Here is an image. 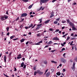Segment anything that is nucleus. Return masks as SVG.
Segmentation results:
<instances>
[{
  "mask_svg": "<svg viewBox=\"0 0 77 77\" xmlns=\"http://www.w3.org/2000/svg\"><path fill=\"white\" fill-rule=\"evenodd\" d=\"M60 60L63 63H66V60L63 58H61Z\"/></svg>",
  "mask_w": 77,
  "mask_h": 77,
  "instance_id": "nucleus-1",
  "label": "nucleus"
},
{
  "mask_svg": "<svg viewBox=\"0 0 77 77\" xmlns=\"http://www.w3.org/2000/svg\"><path fill=\"white\" fill-rule=\"evenodd\" d=\"M49 0H40V2L42 3H45L47 2Z\"/></svg>",
  "mask_w": 77,
  "mask_h": 77,
  "instance_id": "nucleus-2",
  "label": "nucleus"
},
{
  "mask_svg": "<svg viewBox=\"0 0 77 77\" xmlns=\"http://www.w3.org/2000/svg\"><path fill=\"white\" fill-rule=\"evenodd\" d=\"M27 15V14L26 13H23L21 14L22 17H26Z\"/></svg>",
  "mask_w": 77,
  "mask_h": 77,
  "instance_id": "nucleus-3",
  "label": "nucleus"
},
{
  "mask_svg": "<svg viewBox=\"0 0 77 77\" xmlns=\"http://www.w3.org/2000/svg\"><path fill=\"white\" fill-rule=\"evenodd\" d=\"M42 25V24H39L38 25H37V26H38V27L36 28V30H38L39 29V28H40V27H41V26Z\"/></svg>",
  "mask_w": 77,
  "mask_h": 77,
  "instance_id": "nucleus-4",
  "label": "nucleus"
},
{
  "mask_svg": "<svg viewBox=\"0 0 77 77\" xmlns=\"http://www.w3.org/2000/svg\"><path fill=\"white\" fill-rule=\"evenodd\" d=\"M38 73L40 75H42V74H43V73H44V72H41V71L38 70L37 71Z\"/></svg>",
  "mask_w": 77,
  "mask_h": 77,
  "instance_id": "nucleus-5",
  "label": "nucleus"
},
{
  "mask_svg": "<svg viewBox=\"0 0 77 77\" xmlns=\"http://www.w3.org/2000/svg\"><path fill=\"white\" fill-rule=\"evenodd\" d=\"M52 39L53 40H55V41H58V40H59V39L58 38V37H54L52 38Z\"/></svg>",
  "mask_w": 77,
  "mask_h": 77,
  "instance_id": "nucleus-6",
  "label": "nucleus"
},
{
  "mask_svg": "<svg viewBox=\"0 0 77 77\" xmlns=\"http://www.w3.org/2000/svg\"><path fill=\"white\" fill-rule=\"evenodd\" d=\"M69 25H70V26H72V27H74V24H73V23H72L71 22H70L69 23Z\"/></svg>",
  "mask_w": 77,
  "mask_h": 77,
  "instance_id": "nucleus-7",
  "label": "nucleus"
},
{
  "mask_svg": "<svg viewBox=\"0 0 77 77\" xmlns=\"http://www.w3.org/2000/svg\"><path fill=\"white\" fill-rule=\"evenodd\" d=\"M50 75V72H48L45 75L46 77H48Z\"/></svg>",
  "mask_w": 77,
  "mask_h": 77,
  "instance_id": "nucleus-8",
  "label": "nucleus"
},
{
  "mask_svg": "<svg viewBox=\"0 0 77 77\" xmlns=\"http://www.w3.org/2000/svg\"><path fill=\"white\" fill-rule=\"evenodd\" d=\"M4 16H2L1 17V21H3L5 20Z\"/></svg>",
  "mask_w": 77,
  "mask_h": 77,
  "instance_id": "nucleus-9",
  "label": "nucleus"
},
{
  "mask_svg": "<svg viewBox=\"0 0 77 77\" xmlns=\"http://www.w3.org/2000/svg\"><path fill=\"white\" fill-rule=\"evenodd\" d=\"M4 59L5 63H6V55H4Z\"/></svg>",
  "mask_w": 77,
  "mask_h": 77,
  "instance_id": "nucleus-10",
  "label": "nucleus"
},
{
  "mask_svg": "<svg viewBox=\"0 0 77 77\" xmlns=\"http://www.w3.org/2000/svg\"><path fill=\"white\" fill-rule=\"evenodd\" d=\"M40 43H42V41H40L37 43H36L35 45H39V44H40Z\"/></svg>",
  "mask_w": 77,
  "mask_h": 77,
  "instance_id": "nucleus-11",
  "label": "nucleus"
},
{
  "mask_svg": "<svg viewBox=\"0 0 77 77\" xmlns=\"http://www.w3.org/2000/svg\"><path fill=\"white\" fill-rule=\"evenodd\" d=\"M56 74L57 75L59 76V75H60V74H61V73H60V72H57L56 73Z\"/></svg>",
  "mask_w": 77,
  "mask_h": 77,
  "instance_id": "nucleus-12",
  "label": "nucleus"
},
{
  "mask_svg": "<svg viewBox=\"0 0 77 77\" xmlns=\"http://www.w3.org/2000/svg\"><path fill=\"white\" fill-rule=\"evenodd\" d=\"M24 62H23L21 64V67H23V66H24Z\"/></svg>",
  "mask_w": 77,
  "mask_h": 77,
  "instance_id": "nucleus-13",
  "label": "nucleus"
},
{
  "mask_svg": "<svg viewBox=\"0 0 77 77\" xmlns=\"http://www.w3.org/2000/svg\"><path fill=\"white\" fill-rule=\"evenodd\" d=\"M54 14L53 13H52L51 14V16H50V18H52V17H54Z\"/></svg>",
  "mask_w": 77,
  "mask_h": 77,
  "instance_id": "nucleus-14",
  "label": "nucleus"
},
{
  "mask_svg": "<svg viewBox=\"0 0 77 77\" xmlns=\"http://www.w3.org/2000/svg\"><path fill=\"white\" fill-rule=\"evenodd\" d=\"M33 4H32L31 5H30L28 7V9H31V8H32V6H33Z\"/></svg>",
  "mask_w": 77,
  "mask_h": 77,
  "instance_id": "nucleus-15",
  "label": "nucleus"
},
{
  "mask_svg": "<svg viewBox=\"0 0 77 77\" xmlns=\"http://www.w3.org/2000/svg\"><path fill=\"white\" fill-rule=\"evenodd\" d=\"M25 39L24 38H22L21 40H20V41L21 43L23 42L24 41Z\"/></svg>",
  "mask_w": 77,
  "mask_h": 77,
  "instance_id": "nucleus-16",
  "label": "nucleus"
},
{
  "mask_svg": "<svg viewBox=\"0 0 77 77\" xmlns=\"http://www.w3.org/2000/svg\"><path fill=\"white\" fill-rule=\"evenodd\" d=\"M72 30H77V29L74 27V26L72 27Z\"/></svg>",
  "mask_w": 77,
  "mask_h": 77,
  "instance_id": "nucleus-17",
  "label": "nucleus"
},
{
  "mask_svg": "<svg viewBox=\"0 0 77 77\" xmlns=\"http://www.w3.org/2000/svg\"><path fill=\"white\" fill-rule=\"evenodd\" d=\"M32 26H33V24H32V23H31L30 26H28V28H30L31 27H32Z\"/></svg>",
  "mask_w": 77,
  "mask_h": 77,
  "instance_id": "nucleus-18",
  "label": "nucleus"
},
{
  "mask_svg": "<svg viewBox=\"0 0 77 77\" xmlns=\"http://www.w3.org/2000/svg\"><path fill=\"white\" fill-rule=\"evenodd\" d=\"M51 62H52V63H54L55 64H56V63H57V62L54 61H51Z\"/></svg>",
  "mask_w": 77,
  "mask_h": 77,
  "instance_id": "nucleus-19",
  "label": "nucleus"
},
{
  "mask_svg": "<svg viewBox=\"0 0 77 77\" xmlns=\"http://www.w3.org/2000/svg\"><path fill=\"white\" fill-rule=\"evenodd\" d=\"M15 35H12V36H11V37H10V39H12L13 38H14V37H15Z\"/></svg>",
  "mask_w": 77,
  "mask_h": 77,
  "instance_id": "nucleus-20",
  "label": "nucleus"
},
{
  "mask_svg": "<svg viewBox=\"0 0 77 77\" xmlns=\"http://www.w3.org/2000/svg\"><path fill=\"white\" fill-rule=\"evenodd\" d=\"M50 21V20H47V21H46V22H45V24H46V23H49V21Z\"/></svg>",
  "mask_w": 77,
  "mask_h": 77,
  "instance_id": "nucleus-21",
  "label": "nucleus"
},
{
  "mask_svg": "<svg viewBox=\"0 0 77 77\" xmlns=\"http://www.w3.org/2000/svg\"><path fill=\"white\" fill-rule=\"evenodd\" d=\"M43 63H44V64H45L46 65V64H47V62L46 61H43Z\"/></svg>",
  "mask_w": 77,
  "mask_h": 77,
  "instance_id": "nucleus-22",
  "label": "nucleus"
},
{
  "mask_svg": "<svg viewBox=\"0 0 77 77\" xmlns=\"http://www.w3.org/2000/svg\"><path fill=\"white\" fill-rule=\"evenodd\" d=\"M22 1L24 2H29V0H22Z\"/></svg>",
  "mask_w": 77,
  "mask_h": 77,
  "instance_id": "nucleus-23",
  "label": "nucleus"
},
{
  "mask_svg": "<svg viewBox=\"0 0 77 77\" xmlns=\"http://www.w3.org/2000/svg\"><path fill=\"white\" fill-rule=\"evenodd\" d=\"M66 21V20H62L61 23H65Z\"/></svg>",
  "mask_w": 77,
  "mask_h": 77,
  "instance_id": "nucleus-24",
  "label": "nucleus"
},
{
  "mask_svg": "<svg viewBox=\"0 0 77 77\" xmlns=\"http://www.w3.org/2000/svg\"><path fill=\"white\" fill-rule=\"evenodd\" d=\"M67 23H70V20H69V19H67Z\"/></svg>",
  "mask_w": 77,
  "mask_h": 77,
  "instance_id": "nucleus-25",
  "label": "nucleus"
},
{
  "mask_svg": "<svg viewBox=\"0 0 77 77\" xmlns=\"http://www.w3.org/2000/svg\"><path fill=\"white\" fill-rule=\"evenodd\" d=\"M74 69H75V66H73L72 67V70L74 71Z\"/></svg>",
  "mask_w": 77,
  "mask_h": 77,
  "instance_id": "nucleus-26",
  "label": "nucleus"
},
{
  "mask_svg": "<svg viewBox=\"0 0 77 77\" xmlns=\"http://www.w3.org/2000/svg\"><path fill=\"white\" fill-rule=\"evenodd\" d=\"M63 50H65V48H63L62 49V50H61V52H62V51H63Z\"/></svg>",
  "mask_w": 77,
  "mask_h": 77,
  "instance_id": "nucleus-27",
  "label": "nucleus"
},
{
  "mask_svg": "<svg viewBox=\"0 0 77 77\" xmlns=\"http://www.w3.org/2000/svg\"><path fill=\"white\" fill-rule=\"evenodd\" d=\"M22 57H17V59H21V58H22Z\"/></svg>",
  "mask_w": 77,
  "mask_h": 77,
  "instance_id": "nucleus-28",
  "label": "nucleus"
},
{
  "mask_svg": "<svg viewBox=\"0 0 77 77\" xmlns=\"http://www.w3.org/2000/svg\"><path fill=\"white\" fill-rule=\"evenodd\" d=\"M4 18H5V20L6 19H8V17L5 16V17H4Z\"/></svg>",
  "mask_w": 77,
  "mask_h": 77,
  "instance_id": "nucleus-29",
  "label": "nucleus"
},
{
  "mask_svg": "<svg viewBox=\"0 0 77 77\" xmlns=\"http://www.w3.org/2000/svg\"><path fill=\"white\" fill-rule=\"evenodd\" d=\"M36 74H37V72L35 71L34 73V75H36Z\"/></svg>",
  "mask_w": 77,
  "mask_h": 77,
  "instance_id": "nucleus-30",
  "label": "nucleus"
},
{
  "mask_svg": "<svg viewBox=\"0 0 77 77\" xmlns=\"http://www.w3.org/2000/svg\"><path fill=\"white\" fill-rule=\"evenodd\" d=\"M3 75H5V77H10L8 76L7 75H5V73H3Z\"/></svg>",
  "mask_w": 77,
  "mask_h": 77,
  "instance_id": "nucleus-31",
  "label": "nucleus"
},
{
  "mask_svg": "<svg viewBox=\"0 0 77 77\" xmlns=\"http://www.w3.org/2000/svg\"><path fill=\"white\" fill-rule=\"evenodd\" d=\"M54 24H57V21H55L54 22Z\"/></svg>",
  "mask_w": 77,
  "mask_h": 77,
  "instance_id": "nucleus-32",
  "label": "nucleus"
},
{
  "mask_svg": "<svg viewBox=\"0 0 77 77\" xmlns=\"http://www.w3.org/2000/svg\"><path fill=\"white\" fill-rule=\"evenodd\" d=\"M19 19H20V18H19V17H17V18L16 19V21H18V20H19Z\"/></svg>",
  "mask_w": 77,
  "mask_h": 77,
  "instance_id": "nucleus-33",
  "label": "nucleus"
},
{
  "mask_svg": "<svg viewBox=\"0 0 77 77\" xmlns=\"http://www.w3.org/2000/svg\"><path fill=\"white\" fill-rule=\"evenodd\" d=\"M1 33L2 34V35H1L2 36H3V35H4L3 33H4V32H1Z\"/></svg>",
  "mask_w": 77,
  "mask_h": 77,
  "instance_id": "nucleus-34",
  "label": "nucleus"
},
{
  "mask_svg": "<svg viewBox=\"0 0 77 77\" xmlns=\"http://www.w3.org/2000/svg\"><path fill=\"white\" fill-rule=\"evenodd\" d=\"M9 27H7V28L6 29L7 32H8V31H9Z\"/></svg>",
  "mask_w": 77,
  "mask_h": 77,
  "instance_id": "nucleus-35",
  "label": "nucleus"
},
{
  "mask_svg": "<svg viewBox=\"0 0 77 77\" xmlns=\"http://www.w3.org/2000/svg\"><path fill=\"white\" fill-rule=\"evenodd\" d=\"M42 7H41V8H40V9H38V11H40V10H41V9H42Z\"/></svg>",
  "mask_w": 77,
  "mask_h": 77,
  "instance_id": "nucleus-36",
  "label": "nucleus"
},
{
  "mask_svg": "<svg viewBox=\"0 0 77 77\" xmlns=\"http://www.w3.org/2000/svg\"><path fill=\"white\" fill-rule=\"evenodd\" d=\"M52 43V42L51 41H50L48 43V44H51Z\"/></svg>",
  "mask_w": 77,
  "mask_h": 77,
  "instance_id": "nucleus-37",
  "label": "nucleus"
},
{
  "mask_svg": "<svg viewBox=\"0 0 77 77\" xmlns=\"http://www.w3.org/2000/svg\"><path fill=\"white\" fill-rule=\"evenodd\" d=\"M75 62H74L73 64V66H75Z\"/></svg>",
  "mask_w": 77,
  "mask_h": 77,
  "instance_id": "nucleus-38",
  "label": "nucleus"
},
{
  "mask_svg": "<svg viewBox=\"0 0 77 77\" xmlns=\"http://www.w3.org/2000/svg\"><path fill=\"white\" fill-rule=\"evenodd\" d=\"M34 70H36V66H34L33 68Z\"/></svg>",
  "mask_w": 77,
  "mask_h": 77,
  "instance_id": "nucleus-39",
  "label": "nucleus"
},
{
  "mask_svg": "<svg viewBox=\"0 0 77 77\" xmlns=\"http://www.w3.org/2000/svg\"><path fill=\"white\" fill-rule=\"evenodd\" d=\"M49 30H50V31H53V29L50 28L49 29Z\"/></svg>",
  "mask_w": 77,
  "mask_h": 77,
  "instance_id": "nucleus-40",
  "label": "nucleus"
},
{
  "mask_svg": "<svg viewBox=\"0 0 77 77\" xmlns=\"http://www.w3.org/2000/svg\"><path fill=\"white\" fill-rule=\"evenodd\" d=\"M26 65H24V66L23 68L24 69H25L26 68Z\"/></svg>",
  "mask_w": 77,
  "mask_h": 77,
  "instance_id": "nucleus-41",
  "label": "nucleus"
},
{
  "mask_svg": "<svg viewBox=\"0 0 77 77\" xmlns=\"http://www.w3.org/2000/svg\"><path fill=\"white\" fill-rule=\"evenodd\" d=\"M24 18L22 19V20H21V21H20V22H21L23 21H24Z\"/></svg>",
  "mask_w": 77,
  "mask_h": 77,
  "instance_id": "nucleus-42",
  "label": "nucleus"
},
{
  "mask_svg": "<svg viewBox=\"0 0 77 77\" xmlns=\"http://www.w3.org/2000/svg\"><path fill=\"white\" fill-rule=\"evenodd\" d=\"M56 0H53L52 1V3H54L55 2H56Z\"/></svg>",
  "mask_w": 77,
  "mask_h": 77,
  "instance_id": "nucleus-43",
  "label": "nucleus"
},
{
  "mask_svg": "<svg viewBox=\"0 0 77 77\" xmlns=\"http://www.w3.org/2000/svg\"><path fill=\"white\" fill-rule=\"evenodd\" d=\"M12 52H11L9 54V56H10L11 55V54H12Z\"/></svg>",
  "mask_w": 77,
  "mask_h": 77,
  "instance_id": "nucleus-44",
  "label": "nucleus"
},
{
  "mask_svg": "<svg viewBox=\"0 0 77 77\" xmlns=\"http://www.w3.org/2000/svg\"><path fill=\"white\" fill-rule=\"evenodd\" d=\"M17 39H18V38H16L13 39V41H16V40H17Z\"/></svg>",
  "mask_w": 77,
  "mask_h": 77,
  "instance_id": "nucleus-45",
  "label": "nucleus"
},
{
  "mask_svg": "<svg viewBox=\"0 0 77 77\" xmlns=\"http://www.w3.org/2000/svg\"><path fill=\"white\" fill-rule=\"evenodd\" d=\"M48 47V45H46L44 47V48H47V47Z\"/></svg>",
  "mask_w": 77,
  "mask_h": 77,
  "instance_id": "nucleus-46",
  "label": "nucleus"
},
{
  "mask_svg": "<svg viewBox=\"0 0 77 77\" xmlns=\"http://www.w3.org/2000/svg\"><path fill=\"white\" fill-rule=\"evenodd\" d=\"M10 33L9 32H8L7 34V35H8V36H9V34H10Z\"/></svg>",
  "mask_w": 77,
  "mask_h": 77,
  "instance_id": "nucleus-47",
  "label": "nucleus"
},
{
  "mask_svg": "<svg viewBox=\"0 0 77 77\" xmlns=\"http://www.w3.org/2000/svg\"><path fill=\"white\" fill-rule=\"evenodd\" d=\"M29 41H28L26 42V45H27V44H29Z\"/></svg>",
  "mask_w": 77,
  "mask_h": 77,
  "instance_id": "nucleus-48",
  "label": "nucleus"
},
{
  "mask_svg": "<svg viewBox=\"0 0 77 77\" xmlns=\"http://www.w3.org/2000/svg\"><path fill=\"white\" fill-rule=\"evenodd\" d=\"M6 14H7V15H8L9 14V13H8V11H7L6 12Z\"/></svg>",
  "mask_w": 77,
  "mask_h": 77,
  "instance_id": "nucleus-49",
  "label": "nucleus"
},
{
  "mask_svg": "<svg viewBox=\"0 0 77 77\" xmlns=\"http://www.w3.org/2000/svg\"><path fill=\"white\" fill-rule=\"evenodd\" d=\"M21 70L18 71V73H19V72H20V73H21Z\"/></svg>",
  "mask_w": 77,
  "mask_h": 77,
  "instance_id": "nucleus-50",
  "label": "nucleus"
},
{
  "mask_svg": "<svg viewBox=\"0 0 77 77\" xmlns=\"http://www.w3.org/2000/svg\"><path fill=\"white\" fill-rule=\"evenodd\" d=\"M35 26V24H34V26H32V29H33V28H34V27Z\"/></svg>",
  "mask_w": 77,
  "mask_h": 77,
  "instance_id": "nucleus-51",
  "label": "nucleus"
},
{
  "mask_svg": "<svg viewBox=\"0 0 77 77\" xmlns=\"http://www.w3.org/2000/svg\"><path fill=\"white\" fill-rule=\"evenodd\" d=\"M69 37H67V40H69Z\"/></svg>",
  "mask_w": 77,
  "mask_h": 77,
  "instance_id": "nucleus-52",
  "label": "nucleus"
},
{
  "mask_svg": "<svg viewBox=\"0 0 77 77\" xmlns=\"http://www.w3.org/2000/svg\"><path fill=\"white\" fill-rule=\"evenodd\" d=\"M59 20H60V18H59L58 19H56V21H59Z\"/></svg>",
  "mask_w": 77,
  "mask_h": 77,
  "instance_id": "nucleus-53",
  "label": "nucleus"
},
{
  "mask_svg": "<svg viewBox=\"0 0 77 77\" xmlns=\"http://www.w3.org/2000/svg\"><path fill=\"white\" fill-rule=\"evenodd\" d=\"M14 71H17V69L15 67H14Z\"/></svg>",
  "mask_w": 77,
  "mask_h": 77,
  "instance_id": "nucleus-54",
  "label": "nucleus"
},
{
  "mask_svg": "<svg viewBox=\"0 0 77 77\" xmlns=\"http://www.w3.org/2000/svg\"><path fill=\"white\" fill-rule=\"evenodd\" d=\"M59 29H56V31H55V32H59Z\"/></svg>",
  "mask_w": 77,
  "mask_h": 77,
  "instance_id": "nucleus-55",
  "label": "nucleus"
},
{
  "mask_svg": "<svg viewBox=\"0 0 77 77\" xmlns=\"http://www.w3.org/2000/svg\"><path fill=\"white\" fill-rule=\"evenodd\" d=\"M72 0H67V2L68 3H69L70 2V1H71Z\"/></svg>",
  "mask_w": 77,
  "mask_h": 77,
  "instance_id": "nucleus-56",
  "label": "nucleus"
},
{
  "mask_svg": "<svg viewBox=\"0 0 77 77\" xmlns=\"http://www.w3.org/2000/svg\"><path fill=\"white\" fill-rule=\"evenodd\" d=\"M37 35V36H40V33H39Z\"/></svg>",
  "mask_w": 77,
  "mask_h": 77,
  "instance_id": "nucleus-57",
  "label": "nucleus"
},
{
  "mask_svg": "<svg viewBox=\"0 0 77 77\" xmlns=\"http://www.w3.org/2000/svg\"><path fill=\"white\" fill-rule=\"evenodd\" d=\"M63 70L64 72H65V71H66V70L65 69H63Z\"/></svg>",
  "mask_w": 77,
  "mask_h": 77,
  "instance_id": "nucleus-58",
  "label": "nucleus"
},
{
  "mask_svg": "<svg viewBox=\"0 0 77 77\" xmlns=\"http://www.w3.org/2000/svg\"><path fill=\"white\" fill-rule=\"evenodd\" d=\"M22 60H23V61H24V60H25V58H22Z\"/></svg>",
  "mask_w": 77,
  "mask_h": 77,
  "instance_id": "nucleus-59",
  "label": "nucleus"
},
{
  "mask_svg": "<svg viewBox=\"0 0 77 77\" xmlns=\"http://www.w3.org/2000/svg\"><path fill=\"white\" fill-rule=\"evenodd\" d=\"M75 49L76 51L77 50V48L75 47Z\"/></svg>",
  "mask_w": 77,
  "mask_h": 77,
  "instance_id": "nucleus-60",
  "label": "nucleus"
},
{
  "mask_svg": "<svg viewBox=\"0 0 77 77\" xmlns=\"http://www.w3.org/2000/svg\"><path fill=\"white\" fill-rule=\"evenodd\" d=\"M75 61H77V57L75 58Z\"/></svg>",
  "mask_w": 77,
  "mask_h": 77,
  "instance_id": "nucleus-61",
  "label": "nucleus"
},
{
  "mask_svg": "<svg viewBox=\"0 0 77 77\" xmlns=\"http://www.w3.org/2000/svg\"><path fill=\"white\" fill-rule=\"evenodd\" d=\"M32 11H31V12H30L29 13L30 15H32Z\"/></svg>",
  "mask_w": 77,
  "mask_h": 77,
  "instance_id": "nucleus-62",
  "label": "nucleus"
},
{
  "mask_svg": "<svg viewBox=\"0 0 77 77\" xmlns=\"http://www.w3.org/2000/svg\"><path fill=\"white\" fill-rule=\"evenodd\" d=\"M61 45L62 46V47H63V46H64V45H63V43H62L61 44Z\"/></svg>",
  "mask_w": 77,
  "mask_h": 77,
  "instance_id": "nucleus-63",
  "label": "nucleus"
},
{
  "mask_svg": "<svg viewBox=\"0 0 77 77\" xmlns=\"http://www.w3.org/2000/svg\"><path fill=\"white\" fill-rule=\"evenodd\" d=\"M23 25H21V26H20V28H22V27H23Z\"/></svg>",
  "mask_w": 77,
  "mask_h": 77,
  "instance_id": "nucleus-64",
  "label": "nucleus"
}]
</instances>
